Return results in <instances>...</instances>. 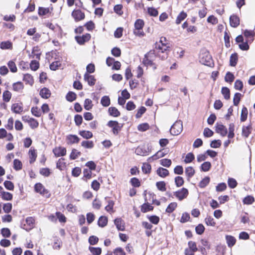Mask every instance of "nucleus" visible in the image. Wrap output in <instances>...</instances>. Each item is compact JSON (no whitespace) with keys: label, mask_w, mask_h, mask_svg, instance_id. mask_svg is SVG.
Listing matches in <instances>:
<instances>
[{"label":"nucleus","mask_w":255,"mask_h":255,"mask_svg":"<svg viewBox=\"0 0 255 255\" xmlns=\"http://www.w3.org/2000/svg\"><path fill=\"white\" fill-rule=\"evenodd\" d=\"M199 62L204 65L210 67L214 66V61L209 51L206 48H203L200 50L199 54Z\"/></svg>","instance_id":"obj_1"},{"label":"nucleus","mask_w":255,"mask_h":255,"mask_svg":"<svg viewBox=\"0 0 255 255\" xmlns=\"http://www.w3.org/2000/svg\"><path fill=\"white\" fill-rule=\"evenodd\" d=\"M156 58L155 50H150L148 52L144 55L142 60V63L145 66H152L154 65L153 61Z\"/></svg>","instance_id":"obj_2"},{"label":"nucleus","mask_w":255,"mask_h":255,"mask_svg":"<svg viewBox=\"0 0 255 255\" xmlns=\"http://www.w3.org/2000/svg\"><path fill=\"white\" fill-rule=\"evenodd\" d=\"M144 21L141 19H137L134 23L135 29L133 31L134 35L140 37L143 36L144 33L142 30L144 26Z\"/></svg>","instance_id":"obj_3"},{"label":"nucleus","mask_w":255,"mask_h":255,"mask_svg":"<svg viewBox=\"0 0 255 255\" xmlns=\"http://www.w3.org/2000/svg\"><path fill=\"white\" fill-rule=\"evenodd\" d=\"M183 129L181 121H176L171 127L170 131L172 135H178L182 131Z\"/></svg>","instance_id":"obj_4"},{"label":"nucleus","mask_w":255,"mask_h":255,"mask_svg":"<svg viewBox=\"0 0 255 255\" xmlns=\"http://www.w3.org/2000/svg\"><path fill=\"white\" fill-rule=\"evenodd\" d=\"M34 190L36 192L40 193L46 198H49L50 196L49 191L46 189L43 185L40 183H36L35 185Z\"/></svg>","instance_id":"obj_5"},{"label":"nucleus","mask_w":255,"mask_h":255,"mask_svg":"<svg viewBox=\"0 0 255 255\" xmlns=\"http://www.w3.org/2000/svg\"><path fill=\"white\" fill-rule=\"evenodd\" d=\"M108 126L113 128V132L114 134L117 135L119 132L121 130L123 127L118 123L117 121H110L108 123Z\"/></svg>","instance_id":"obj_6"},{"label":"nucleus","mask_w":255,"mask_h":255,"mask_svg":"<svg viewBox=\"0 0 255 255\" xmlns=\"http://www.w3.org/2000/svg\"><path fill=\"white\" fill-rule=\"evenodd\" d=\"M229 22L231 27L236 28L240 25V19L238 15L233 14L230 16Z\"/></svg>","instance_id":"obj_7"},{"label":"nucleus","mask_w":255,"mask_h":255,"mask_svg":"<svg viewBox=\"0 0 255 255\" xmlns=\"http://www.w3.org/2000/svg\"><path fill=\"white\" fill-rule=\"evenodd\" d=\"M215 128V131L217 133H220L222 136H225L228 133L227 128L223 124H219L216 123Z\"/></svg>","instance_id":"obj_8"},{"label":"nucleus","mask_w":255,"mask_h":255,"mask_svg":"<svg viewBox=\"0 0 255 255\" xmlns=\"http://www.w3.org/2000/svg\"><path fill=\"white\" fill-rule=\"evenodd\" d=\"M75 20L78 21L83 20L85 18V14L79 9H74L71 14Z\"/></svg>","instance_id":"obj_9"},{"label":"nucleus","mask_w":255,"mask_h":255,"mask_svg":"<svg viewBox=\"0 0 255 255\" xmlns=\"http://www.w3.org/2000/svg\"><path fill=\"white\" fill-rule=\"evenodd\" d=\"M188 194L187 189L185 188H183L180 190L174 192V195L177 197L179 200H182L186 198Z\"/></svg>","instance_id":"obj_10"},{"label":"nucleus","mask_w":255,"mask_h":255,"mask_svg":"<svg viewBox=\"0 0 255 255\" xmlns=\"http://www.w3.org/2000/svg\"><path fill=\"white\" fill-rule=\"evenodd\" d=\"M91 35L89 33H86L82 36H76L75 39L77 43L80 45L84 44L85 42L89 41L90 39Z\"/></svg>","instance_id":"obj_11"},{"label":"nucleus","mask_w":255,"mask_h":255,"mask_svg":"<svg viewBox=\"0 0 255 255\" xmlns=\"http://www.w3.org/2000/svg\"><path fill=\"white\" fill-rule=\"evenodd\" d=\"M53 152L56 157L63 156L66 154V149L64 147H56L53 149Z\"/></svg>","instance_id":"obj_12"},{"label":"nucleus","mask_w":255,"mask_h":255,"mask_svg":"<svg viewBox=\"0 0 255 255\" xmlns=\"http://www.w3.org/2000/svg\"><path fill=\"white\" fill-rule=\"evenodd\" d=\"M114 223L119 231L125 230V222L120 218L114 220Z\"/></svg>","instance_id":"obj_13"},{"label":"nucleus","mask_w":255,"mask_h":255,"mask_svg":"<svg viewBox=\"0 0 255 255\" xmlns=\"http://www.w3.org/2000/svg\"><path fill=\"white\" fill-rule=\"evenodd\" d=\"M254 40V38L251 39L246 40L245 42H243L242 43L239 44V48L243 51H247L250 49V45L249 43H251Z\"/></svg>","instance_id":"obj_14"},{"label":"nucleus","mask_w":255,"mask_h":255,"mask_svg":"<svg viewBox=\"0 0 255 255\" xmlns=\"http://www.w3.org/2000/svg\"><path fill=\"white\" fill-rule=\"evenodd\" d=\"M84 79L90 86H93L95 84L96 79L93 75H90L88 73H86L84 74Z\"/></svg>","instance_id":"obj_15"},{"label":"nucleus","mask_w":255,"mask_h":255,"mask_svg":"<svg viewBox=\"0 0 255 255\" xmlns=\"http://www.w3.org/2000/svg\"><path fill=\"white\" fill-rule=\"evenodd\" d=\"M11 110L16 114H20L23 111V107L21 103H15L11 106Z\"/></svg>","instance_id":"obj_16"},{"label":"nucleus","mask_w":255,"mask_h":255,"mask_svg":"<svg viewBox=\"0 0 255 255\" xmlns=\"http://www.w3.org/2000/svg\"><path fill=\"white\" fill-rule=\"evenodd\" d=\"M212 167L211 163L209 161H205L200 166V171L202 172L209 171Z\"/></svg>","instance_id":"obj_17"},{"label":"nucleus","mask_w":255,"mask_h":255,"mask_svg":"<svg viewBox=\"0 0 255 255\" xmlns=\"http://www.w3.org/2000/svg\"><path fill=\"white\" fill-rule=\"evenodd\" d=\"M225 238L228 246L229 248H231L235 245L236 239L234 237L231 235H226Z\"/></svg>","instance_id":"obj_18"},{"label":"nucleus","mask_w":255,"mask_h":255,"mask_svg":"<svg viewBox=\"0 0 255 255\" xmlns=\"http://www.w3.org/2000/svg\"><path fill=\"white\" fill-rule=\"evenodd\" d=\"M252 127L251 125H248V126H243L242 128V134L245 137H248L250 133H251Z\"/></svg>","instance_id":"obj_19"},{"label":"nucleus","mask_w":255,"mask_h":255,"mask_svg":"<svg viewBox=\"0 0 255 255\" xmlns=\"http://www.w3.org/2000/svg\"><path fill=\"white\" fill-rule=\"evenodd\" d=\"M238 61V54L237 53H234L231 54L230 58V65L232 67L236 66Z\"/></svg>","instance_id":"obj_20"},{"label":"nucleus","mask_w":255,"mask_h":255,"mask_svg":"<svg viewBox=\"0 0 255 255\" xmlns=\"http://www.w3.org/2000/svg\"><path fill=\"white\" fill-rule=\"evenodd\" d=\"M135 152L136 154L141 156H146L148 154V151L144 147L141 146L137 147L135 149Z\"/></svg>","instance_id":"obj_21"},{"label":"nucleus","mask_w":255,"mask_h":255,"mask_svg":"<svg viewBox=\"0 0 255 255\" xmlns=\"http://www.w3.org/2000/svg\"><path fill=\"white\" fill-rule=\"evenodd\" d=\"M68 143L73 144L78 143L79 141V138L76 135L70 134L67 136Z\"/></svg>","instance_id":"obj_22"},{"label":"nucleus","mask_w":255,"mask_h":255,"mask_svg":"<svg viewBox=\"0 0 255 255\" xmlns=\"http://www.w3.org/2000/svg\"><path fill=\"white\" fill-rule=\"evenodd\" d=\"M210 181V178L209 176H205L203 178L199 183V186L201 188H204L209 183Z\"/></svg>","instance_id":"obj_23"},{"label":"nucleus","mask_w":255,"mask_h":255,"mask_svg":"<svg viewBox=\"0 0 255 255\" xmlns=\"http://www.w3.org/2000/svg\"><path fill=\"white\" fill-rule=\"evenodd\" d=\"M157 174L161 177H165L169 174V171L167 169L159 167L157 169Z\"/></svg>","instance_id":"obj_24"},{"label":"nucleus","mask_w":255,"mask_h":255,"mask_svg":"<svg viewBox=\"0 0 255 255\" xmlns=\"http://www.w3.org/2000/svg\"><path fill=\"white\" fill-rule=\"evenodd\" d=\"M50 90L46 88H42L40 91V95L43 98L48 99L50 96Z\"/></svg>","instance_id":"obj_25"},{"label":"nucleus","mask_w":255,"mask_h":255,"mask_svg":"<svg viewBox=\"0 0 255 255\" xmlns=\"http://www.w3.org/2000/svg\"><path fill=\"white\" fill-rule=\"evenodd\" d=\"M235 77L233 73L231 72L228 71L226 73L225 77V81L229 83H232L235 80Z\"/></svg>","instance_id":"obj_26"},{"label":"nucleus","mask_w":255,"mask_h":255,"mask_svg":"<svg viewBox=\"0 0 255 255\" xmlns=\"http://www.w3.org/2000/svg\"><path fill=\"white\" fill-rule=\"evenodd\" d=\"M221 93L226 100H229L230 98V90L227 87H223L221 89Z\"/></svg>","instance_id":"obj_27"},{"label":"nucleus","mask_w":255,"mask_h":255,"mask_svg":"<svg viewBox=\"0 0 255 255\" xmlns=\"http://www.w3.org/2000/svg\"><path fill=\"white\" fill-rule=\"evenodd\" d=\"M248 109L245 106H244L242 109L241 114L240 120L241 122H243L247 120L248 118Z\"/></svg>","instance_id":"obj_28"},{"label":"nucleus","mask_w":255,"mask_h":255,"mask_svg":"<svg viewBox=\"0 0 255 255\" xmlns=\"http://www.w3.org/2000/svg\"><path fill=\"white\" fill-rule=\"evenodd\" d=\"M110 115L114 117H118L120 116L121 114L119 110L115 107H110L108 110Z\"/></svg>","instance_id":"obj_29"},{"label":"nucleus","mask_w":255,"mask_h":255,"mask_svg":"<svg viewBox=\"0 0 255 255\" xmlns=\"http://www.w3.org/2000/svg\"><path fill=\"white\" fill-rule=\"evenodd\" d=\"M255 201V198L252 195H247L243 199V203L245 205H251Z\"/></svg>","instance_id":"obj_30"},{"label":"nucleus","mask_w":255,"mask_h":255,"mask_svg":"<svg viewBox=\"0 0 255 255\" xmlns=\"http://www.w3.org/2000/svg\"><path fill=\"white\" fill-rule=\"evenodd\" d=\"M243 96L240 93L237 92L235 94L233 98V104L235 106H238L241 101V98Z\"/></svg>","instance_id":"obj_31"},{"label":"nucleus","mask_w":255,"mask_h":255,"mask_svg":"<svg viewBox=\"0 0 255 255\" xmlns=\"http://www.w3.org/2000/svg\"><path fill=\"white\" fill-rule=\"evenodd\" d=\"M108 223V219L105 216H101L98 221V225L99 227H104Z\"/></svg>","instance_id":"obj_32"},{"label":"nucleus","mask_w":255,"mask_h":255,"mask_svg":"<svg viewBox=\"0 0 255 255\" xmlns=\"http://www.w3.org/2000/svg\"><path fill=\"white\" fill-rule=\"evenodd\" d=\"M23 88V84L21 82L14 83L12 85L13 90L16 92H20Z\"/></svg>","instance_id":"obj_33"},{"label":"nucleus","mask_w":255,"mask_h":255,"mask_svg":"<svg viewBox=\"0 0 255 255\" xmlns=\"http://www.w3.org/2000/svg\"><path fill=\"white\" fill-rule=\"evenodd\" d=\"M222 145V141L220 139H214L210 142V146L211 148H219Z\"/></svg>","instance_id":"obj_34"},{"label":"nucleus","mask_w":255,"mask_h":255,"mask_svg":"<svg viewBox=\"0 0 255 255\" xmlns=\"http://www.w3.org/2000/svg\"><path fill=\"white\" fill-rule=\"evenodd\" d=\"M23 80L27 84L32 85L33 84L34 80L32 76L29 74H24L23 76Z\"/></svg>","instance_id":"obj_35"},{"label":"nucleus","mask_w":255,"mask_h":255,"mask_svg":"<svg viewBox=\"0 0 255 255\" xmlns=\"http://www.w3.org/2000/svg\"><path fill=\"white\" fill-rule=\"evenodd\" d=\"M153 207L150 205L149 203H144L141 208V211L143 213H146L148 211L152 210Z\"/></svg>","instance_id":"obj_36"},{"label":"nucleus","mask_w":255,"mask_h":255,"mask_svg":"<svg viewBox=\"0 0 255 255\" xmlns=\"http://www.w3.org/2000/svg\"><path fill=\"white\" fill-rule=\"evenodd\" d=\"M235 125L233 123H231L229 125V133L228 134V137L229 138H233L235 136Z\"/></svg>","instance_id":"obj_37"},{"label":"nucleus","mask_w":255,"mask_h":255,"mask_svg":"<svg viewBox=\"0 0 255 255\" xmlns=\"http://www.w3.org/2000/svg\"><path fill=\"white\" fill-rule=\"evenodd\" d=\"M205 230V228L202 224H199L195 227L196 233L198 235H202L204 233Z\"/></svg>","instance_id":"obj_38"},{"label":"nucleus","mask_w":255,"mask_h":255,"mask_svg":"<svg viewBox=\"0 0 255 255\" xmlns=\"http://www.w3.org/2000/svg\"><path fill=\"white\" fill-rule=\"evenodd\" d=\"M228 184L230 188L234 189L237 187L238 183L235 179L230 177L228 179Z\"/></svg>","instance_id":"obj_39"},{"label":"nucleus","mask_w":255,"mask_h":255,"mask_svg":"<svg viewBox=\"0 0 255 255\" xmlns=\"http://www.w3.org/2000/svg\"><path fill=\"white\" fill-rule=\"evenodd\" d=\"M214 133V131L209 128H205L204 129L203 135L206 138H209L212 136Z\"/></svg>","instance_id":"obj_40"},{"label":"nucleus","mask_w":255,"mask_h":255,"mask_svg":"<svg viewBox=\"0 0 255 255\" xmlns=\"http://www.w3.org/2000/svg\"><path fill=\"white\" fill-rule=\"evenodd\" d=\"M101 103L104 107H108L110 105L111 102L109 96H103L101 100Z\"/></svg>","instance_id":"obj_41"},{"label":"nucleus","mask_w":255,"mask_h":255,"mask_svg":"<svg viewBox=\"0 0 255 255\" xmlns=\"http://www.w3.org/2000/svg\"><path fill=\"white\" fill-rule=\"evenodd\" d=\"M187 16V14L185 12L182 11L177 16L176 19V23L177 24H180L182 21H183Z\"/></svg>","instance_id":"obj_42"},{"label":"nucleus","mask_w":255,"mask_h":255,"mask_svg":"<svg viewBox=\"0 0 255 255\" xmlns=\"http://www.w3.org/2000/svg\"><path fill=\"white\" fill-rule=\"evenodd\" d=\"M79 134L86 139H89L93 136V133L90 131L82 130L80 131Z\"/></svg>","instance_id":"obj_43"},{"label":"nucleus","mask_w":255,"mask_h":255,"mask_svg":"<svg viewBox=\"0 0 255 255\" xmlns=\"http://www.w3.org/2000/svg\"><path fill=\"white\" fill-rule=\"evenodd\" d=\"M81 145L86 148H92L94 144L92 141L84 140L81 142Z\"/></svg>","instance_id":"obj_44"},{"label":"nucleus","mask_w":255,"mask_h":255,"mask_svg":"<svg viewBox=\"0 0 255 255\" xmlns=\"http://www.w3.org/2000/svg\"><path fill=\"white\" fill-rule=\"evenodd\" d=\"M205 222L207 226H215L216 225L214 219L211 216H207L205 219Z\"/></svg>","instance_id":"obj_45"},{"label":"nucleus","mask_w":255,"mask_h":255,"mask_svg":"<svg viewBox=\"0 0 255 255\" xmlns=\"http://www.w3.org/2000/svg\"><path fill=\"white\" fill-rule=\"evenodd\" d=\"M244 87L243 82L239 80H237L234 84V88L236 90L241 91Z\"/></svg>","instance_id":"obj_46"},{"label":"nucleus","mask_w":255,"mask_h":255,"mask_svg":"<svg viewBox=\"0 0 255 255\" xmlns=\"http://www.w3.org/2000/svg\"><path fill=\"white\" fill-rule=\"evenodd\" d=\"M1 198L3 200L10 201L12 199V194L7 192H2Z\"/></svg>","instance_id":"obj_47"},{"label":"nucleus","mask_w":255,"mask_h":255,"mask_svg":"<svg viewBox=\"0 0 255 255\" xmlns=\"http://www.w3.org/2000/svg\"><path fill=\"white\" fill-rule=\"evenodd\" d=\"M243 33H244V36L247 38H248V39L250 38H254L253 37L255 35V31L254 30H251L246 29V30H245Z\"/></svg>","instance_id":"obj_48"},{"label":"nucleus","mask_w":255,"mask_h":255,"mask_svg":"<svg viewBox=\"0 0 255 255\" xmlns=\"http://www.w3.org/2000/svg\"><path fill=\"white\" fill-rule=\"evenodd\" d=\"M224 41H225V46L227 48H229L230 47V35L228 34V32L226 30L224 32Z\"/></svg>","instance_id":"obj_49"},{"label":"nucleus","mask_w":255,"mask_h":255,"mask_svg":"<svg viewBox=\"0 0 255 255\" xmlns=\"http://www.w3.org/2000/svg\"><path fill=\"white\" fill-rule=\"evenodd\" d=\"M89 251L93 255H100L101 254L102 250L100 248H95L90 247Z\"/></svg>","instance_id":"obj_50"},{"label":"nucleus","mask_w":255,"mask_h":255,"mask_svg":"<svg viewBox=\"0 0 255 255\" xmlns=\"http://www.w3.org/2000/svg\"><path fill=\"white\" fill-rule=\"evenodd\" d=\"M177 204L176 202L171 203L166 209V212L168 213H172L177 207Z\"/></svg>","instance_id":"obj_51"},{"label":"nucleus","mask_w":255,"mask_h":255,"mask_svg":"<svg viewBox=\"0 0 255 255\" xmlns=\"http://www.w3.org/2000/svg\"><path fill=\"white\" fill-rule=\"evenodd\" d=\"M66 99L69 102H73L76 99V94L73 92H69L66 96Z\"/></svg>","instance_id":"obj_52"},{"label":"nucleus","mask_w":255,"mask_h":255,"mask_svg":"<svg viewBox=\"0 0 255 255\" xmlns=\"http://www.w3.org/2000/svg\"><path fill=\"white\" fill-rule=\"evenodd\" d=\"M226 188L227 185L224 182L220 183L216 186V190L217 192H222L225 190Z\"/></svg>","instance_id":"obj_53"},{"label":"nucleus","mask_w":255,"mask_h":255,"mask_svg":"<svg viewBox=\"0 0 255 255\" xmlns=\"http://www.w3.org/2000/svg\"><path fill=\"white\" fill-rule=\"evenodd\" d=\"M11 97V94L8 91H5L3 93L2 99L5 102H8L10 101Z\"/></svg>","instance_id":"obj_54"},{"label":"nucleus","mask_w":255,"mask_h":255,"mask_svg":"<svg viewBox=\"0 0 255 255\" xmlns=\"http://www.w3.org/2000/svg\"><path fill=\"white\" fill-rule=\"evenodd\" d=\"M28 122L29 124L30 127L32 129L37 128L39 125L37 121L33 118H30Z\"/></svg>","instance_id":"obj_55"},{"label":"nucleus","mask_w":255,"mask_h":255,"mask_svg":"<svg viewBox=\"0 0 255 255\" xmlns=\"http://www.w3.org/2000/svg\"><path fill=\"white\" fill-rule=\"evenodd\" d=\"M12 43L9 41L2 42L0 43V48L2 49H8L12 48Z\"/></svg>","instance_id":"obj_56"},{"label":"nucleus","mask_w":255,"mask_h":255,"mask_svg":"<svg viewBox=\"0 0 255 255\" xmlns=\"http://www.w3.org/2000/svg\"><path fill=\"white\" fill-rule=\"evenodd\" d=\"M81 155V152L77 149H73L70 154V158L71 159H75Z\"/></svg>","instance_id":"obj_57"},{"label":"nucleus","mask_w":255,"mask_h":255,"mask_svg":"<svg viewBox=\"0 0 255 255\" xmlns=\"http://www.w3.org/2000/svg\"><path fill=\"white\" fill-rule=\"evenodd\" d=\"M149 126L147 123H143L140 124L137 127V129L140 131H145L148 129Z\"/></svg>","instance_id":"obj_58"},{"label":"nucleus","mask_w":255,"mask_h":255,"mask_svg":"<svg viewBox=\"0 0 255 255\" xmlns=\"http://www.w3.org/2000/svg\"><path fill=\"white\" fill-rule=\"evenodd\" d=\"M84 108L86 110H90L93 107L92 102L89 99H86L84 101Z\"/></svg>","instance_id":"obj_59"},{"label":"nucleus","mask_w":255,"mask_h":255,"mask_svg":"<svg viewBox=\"0 0 255 255\" xmlns=\"http://www.w3.org/2000/svg\"><path fill=\"white\" fill-rule=\"evenodd\" d=\"M217 117L215 114H211L207 119V123L209 125H213L215 121L216 120Z\"/></svg>","instance_id":"obj_60"},{"label":"nucleus","mask_w":255,"mask_h":255,"mask_svg":"<svg viewBox=\"0 0 255 255\" xmlns=\"http://www.w3.org/2000/svg\"><path fill=\"white\" fill-rule=\"evenodd\" d=\"M22 168V163L18 159H14L13 161V168L16 170H19Z\"/></svg>","instance_id":"obj_61"},{"label":"nucleus","mask_w":255,"mask_h":255,"mask_svg":"<svg viewBox=\"0 0 255 255\" xmlns=\"http://www.w3.org/2000/svg\"><path fill=\"white\" fill-rule=\"evenodd\" d=\"M156 185L158 190L161 191H166L165 183L164 181L157 182L156 183Z\"/></svg>","instance_id":"obj_62"},{"label":"nucleus","mask_w":255,"mask_h":255,"mask_svg":"<svg viewBox=\"0 0 255 255\" xmlns=\"http://www.w3.org/2000/svg\"><path fill=\"white\" fill-rule=\"evenodd\" d=\"M8 67L9 68L10 71L12 73H15L17 71V67L15 63L12 61H10L8 62Z\"/></svg>","instance_id":"obj_63"},{"label":"nucleus","mask_w":255,"mask_h":255,"mask_svg":"<svg viewBox=\"0 0 255 255\" xmlns=\"http://www.w3.org/2000/svg\"><path fill=\"white\" fill-rule=\"evenodd\" d=\"M142 170L143 173L147 174L150 172L151 166L148 163H143L142 166Z\"/></svg>","instance_id":"obj_64"}]
</instances>
